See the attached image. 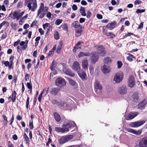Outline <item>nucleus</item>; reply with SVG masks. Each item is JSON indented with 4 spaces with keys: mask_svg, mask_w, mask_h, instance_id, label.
<instances>
[{
    "mask_svg": "<svg viewBox=\"0 0 147 147\" xmlns=\"http://www.w3.org/2000/svg\"><path fill=\"white\" fill-rule=\"evenodd\" d=\"M133 34L131 33H128L126 34L125 35L123 36V37H126L127 36H131V35H133Z\"/></svg>",
    "mask_w": 147,
    "mask_h": 147,
    "instance_id": "obj_59",
    "label": "nucleus"
},
{
    "mask_svg": "<svg viewBox=\"0 0 147 147\" xmlns=\"http://www.w3.org/2000/svg\"><path fill=\"white\" fill-rule=\"evenodd\" d=\"M70 84L72 85H74V81L73 80H71L69 78H67Z\"/></svg>",
    "mask_w": 147,
    "mask_h": 147,
    "instance_id": "obj_55",
    "label": "nucleus"
},
{
    "mask_svg": "<svg viewBox=\"0 0 147 147\" xmlns=\"http://www.w3.org/2000/svg\"><path fill=\"white\" fill-rule=\"evenodd\" d=\"M61 27L64 30H67V26L66 24H64L61 26Z\"/></svg>",
    "mask_w": 147,
    "mask_h": 147,
    "instance_id": "obj_50",
    "label": "nucleus"
},
{
    "mask_svg": "<svg viewBox=\"0 0 147 147\" xmlns=\"http://www.w3.org/2000/svg\"><path fill=\"white\" fill-rule=\"evenodd\" d=\"M56 63L53 61L50 67V68L51 70H54L55 68L56 67Z\"/></svg>",
    "mask_w": 147,
    "mask_h": 147,
    "instance_id": "obj_37",
    "label": "nucleus"
},
{
    "mask_svg": "<svg viewBox=\"0 0 147 147\" xmlns=\"http://www.w3.org/2000/svg\"><path fill=\"white\" fill-rule=\"evenodd\" d=\"M29 26L28 24H25L23 26V28L24 29H26L29 27Z\"/></svg>",
    "mask_w": 147,
    "mask_h": 147,
    "instance_id": "obj_62",
    "label": "nucleus"
},
{
    "mask_svg": "<svg viewBox=\"0 0 147 147\" xmlns=\"http://www.w3.org/2000/svg\"><path fill=\"white\" fill-rule=\"evenodd\" d=\"M20 45L21 46H23L22 49L23 50H25L27 47V43H26L24 41H21L20 43Z\"/></svg>",
    "mask_w": 147,
    "mask_h": 147,
    "instance_id": "obj_26",
    "label": "nucleus"
},
{
    "mask_svg": "<svg viewBox=\"0 0 147 147\" xmlns=\"http://www.w3.org/2000/svg\"><path fill=\"white\" fill-rule=\"evenodd\" d=\"M88 60L86 59H84L82 63V65L83 68L86 70L88 69Z\"/></svg>",
    "mask_w": 147,
    "mask_h": 147,
    "instance_id": "obj_22",
    "label": "nucleus"
},
{
    "mask_svg": "<svg viewBox=\"0 0 147 147\" xmlns=\"http://www.w3.org/2000/svg\"><path fill=\"white\" fill-rule=\"evenodd\" d=\"M97 49V53L101 56H104L106 53L105 49L103 46L100 45H97L96 46Z\"/></svg>",
    "mask_w": 147,
    "mask_h": 147,
    "instance_id": "obj_11",
    "label": "nucleus"
},
{
    "mask_svg": "<svg viewBox=\"0 0 147 147\" xmlns=\"http://www.w3.org/2000/svg\"><path fill=\"white\" fill-rule=\"evenodd\" d=\"M139 145L140 147H147V136L144 137L141 139Z\"/></svg>",
    "mask_w": 147,
    "mask_h": 147,
    "instance_id": "obj_18",
    "label": "nucleus"
},
{
    "mask_svg": "<svg viewBox=\"0 0 147 147\" xmlns=\"http://www.w3.org/2000/svg\"><path fill=\"white\" fill-rule=\"evenodd\" d=\"M124 74L122 71H119L117 72L114 76L113 81L117 84L121 83L122 81Z\"/></svg>",
    "mask_w": 147,
    "mask_h": 147,
    "instance_id": "obj_5",
    "label": "nucleus"
},
{
    "mask_svg": "<svg viewBox=\"0 0 147 147\" xmlns=\"http://www.w3.org/2000/svg\"><path fill=\"white\" fill-rule=\"evenodd\" d=\"M55 84L58 86H65L66 84L64 80L61 78H59L56 80Z\"/></svg>",
    "mask_w": 147,
    "mask_h": 147,
    "instance_id": "obj_17",
    "label": "nucleus"
},
{
    "mask_svg": "<svg viewBox=\"0 0 147 147\" xmlns=\"http://www.w3.org/2000/svg\"><path fill=\"white\" fill-rule=\"evenodd\" d=\"M51 102L53 104L58 105L62 108H63L65 109H67V104L63 102L58 101L56 100L53 99L52 100Z\"/></svg>",
    "mask_w": 147,
    "mask_h": 147,
    "instance_id": "obj_8",
    "label": "nucleus"
},
{
    "mask_svg": "<svg viewBox=\"0 0 147 147\" xmlns=\"http://www.w3.org/2000/svg\"><path fill=\"white\" fill-rule=\"evenodd\" d=\"M90 55L89 53H84L82 52H80L78 55L79 57H82L84 56H89Z\"/></svg>",
    "mask_w": 147,
    "mask_h": 147,
    "instance_id": "obj_25",
    "label": "nucleus"
},
{
    "mask_svg": "<svg viewBox=\"0 0 147 147\" xmlns=\"http://www.w3.org/2000/svg\"><path fill=\"white\" fill-rule=\"evenodd\" d=\"M53 54L54 51H51L49 52L48 54V55L49 56H50L53 55Z\"/></svg>",
    "mask_w": 147,
    "mask_h": 147,
    "instance_id": "obj_63",
    "label": "nucleus"
},
{
    "mask_svg": "<svg viewBox=\"0 0 147 147\" xmlns=\"http://www.w3.org/2000/svg\"><path fill=\"white\" fill-rule=\"evenodd\" d=\"M62 22V20L57 19L56 20L55 23L56 25H59Z\"/></svg>",
    "mask_w": 147,
    "mask_h": 147,
    "instance_id": "obj_40",
    "label": "nucleus"
},
{
    "mask_svg": "<svg viewBox=\"0 0 147 147\" xmlns=\"http://www.w3.org/2000/svg\"><path fill=\"white\" fill-rule=\"evenodd\" d=\"M24 13V11H22L20 13L18 11L14 12L13 13L12 18L14 19H16L17 20H18L23 15Z\"/></svg>",
    "mask_w": 147,
    "mask_h": 147,
    "instance_id": "obj_15",
    "label": "nucleus"
},
{
    "mask_svg": "<svg viewBox=\"0 0 147 147\" xmlns=\"http://www.w3.org/2000/svg\"><path fill=\"white\" fill-rule=\"evenodd\" d=\"M38 31L41 35H43L44 34V32L41 28H40Z\"/></svg>",
    "mask_w": 147,
    "mask_h": 147,
    "instance_id": "obj_60",
    "label": "nucleus"
},
{
    "mask_svg": "<svg viewBox=\"0 0 147 147\" xmlns=\"http://www.w3.org/2000/svg\"><path fill=\"white\" fill-rule=\"evenodd\" d=\"M62 43L61 42H60L58 46V48L57 50V53L58 54H59L60 53L61 50L62 48Z\"/></svg>",
    "mask_w": 147,
    "mask_h": 147,
    "instance_id": "obj_35",
    "label": "nucleus"
},
{
    "mask_svg": "<svg viewBox=\"0 0 147 147\" xmlns=\"http://www.w3.org/2000/svg\"><path fill=\"white\" fill-rule=\"evenodd\" d=\"M142 3V1L140 0H136L134 2V4L135 5L140 4Z\"/></svg>",
    "mask_w": 147,
    "mask_h": 147,
    "instance_id": "obj_44",
    "label": "nucleus"
},
{
    "mask_svg": "<svg viewBox=\"0 0 147 147\" xmlns=\"http://www.w3.org/2000/svg\"><path fill=\"white\" fill-rule=\"evenodd\" d=\"M82 43V42H78L76 44V45L75 47H74V49L75 50V51H76V49H81V44Z\"/></svg>",
    "mask_w": 147,
    "mask_h": 147,
    "instance_id": "obj_33",
    "label": "nucleus"
},
{
    "mask_svg": "<svg viewBox=\"0 0 147 147\" xmlns=\"http://www.w3.org/2000/svg\"><path fill=\"white\" fill-rule=\"evenodd\" d=\"M132 97L135 101H138L139 99V96L138 93H134L132 95Z\"/></svg>",
    "mask_w": 147,
    "mask_h": 147,
    "instance_id": "obj_32",
    "label": "nucleus"
},
{
    "mask_svg": "<svg viewBox=\"0 0 147 147\" xmlns=\"http://www.w3.org/2000/svg\"><path fill=\"white\" fill-rule=\"evenodd\" d=\"M50 24L49 23H47L44 24L43 25V28L44 29H45L47 27H49Z\"/></svg>",
    "mask_w": 147,
    "mask_h": 147,
    "instance_id": "obj_47",
    "label": "nucleus"
},
{
    "mask_svg": "<svg viewBox=\"0 0 147 147\" xmlns=\"http://www.w3.org/2000/svg\"><path fill=\"white\" fill-rule=\"evenodd\" d=\"M30 98L29 97H28L27 99V100L26 103V108L27 109H28V105L29 104V101Z\"/></svg>",
    "mask_w": 147,
    "mask_h": 147,
    "instance_id": "obj_51",
    "label": "nucleus"
},
{
    "mask_svg": "<svg viewBox=\"0 0 147 147\" xmlns=\"http://www.w3.org/2000/svg\"><path fill=\"white\" fill-rule=\"evenodd\" d=\"M104 64L110 65L111 63V59L109 57H107L104 59Z\"/></svg>",
    "mask_w": 147,
    "mask_h": 147,
    "instance_id": "obj_27",
    "label": "nucleus"
},
{
    "mask_svg": "<svg viewBox=\"0 0 147 147\" xmlns=\"http://www.w3.org/2000/svg\"><path fill=\"white\" fill-rule=\"evenodd\" d=\"M20 42V40H18L17 41L15 42L14 43V47H16L17 46Z\"/></svg>",
    "mask_w": 147,
    "mask_h": 147,
    "instance_id": "obj_64",
    "label": "nucleus"
},
{
    "mask_svg": "<svg viewBox=\"0 0 147 147\" xmlns=\"http://www.w3.org/2000/svg\"><path fill=\"white\" fill-rule=\"evenodd\" d=\"M59 89L57 88H53L50 91L51 94L54 95H56L59 92Z\"/></svg>",
    "mask_w": 147,
    "mask_h": 147,
    "instance_id": "obj_28",
    "label": "nucleus"
},
{
    "mask_svg": "<svg viewBox=\"0 0 147 147\" xmlns=\"http://www.w3.org/2000/svg\"><path fill=\"white\" fill-rule=\"evenodd\" d=\"M102 32L103 34L105 35H107V30H106V28L103 27L102 29Z\"/></svg>",
    "mask_w": 147,
    "mask_h": 147,
    "instance_id": "obj_54",
    "label": "nucleus"
},
{
    "mask_svg": "<svg viewBox=\"0 0 147 147\" xmlns=\"http://www.w3.org/2000/svg\"><path fill=\"white\" fill-rule=\"evenodd\" d=\"M54 36L55 39L56 40H58L59 38V36L58 32L56 31L54 33Z\"/></svg>",
    "mask_w": 147,
    "mask_h": 147,
    "instance_id": "obj_39",
    "label": "nucleus"
},
{
    "mask_svg": "<svg viewBox=\"0 0 147 147\" xmlns=\"http://www.w3.org/2000/svg\"><path fill=\"white\" fill-rule=\"evenodd\" d=\"M71 8H68L66 12H65L64 13V15L66 16L67 15L68 13H69L71 11Z\"/></svg>",
    "mask_w": 147,
    "mask_h": 147,
    "instance_id": "obj_57",
    "label": "nucleus"
},
{
    "mask_svg": "<svg viewBox=\"0 0 147 147\" xmlns=\"http://www.w3.org/2000/svg\"><path fill=\"white\" fill-rule=\"evenodd\" d=\"M63 71L64 72L67 74L69 75L70 76H73V74L71 72L70 69L66 68H64Z\"/></svg>",
    "mask_w": 147,
    "mask_h": 147,
    "instance_id": "obj_24",
    "label": "nucleus"
},
{
    "mask_svg": "<svg viewBox=\"0 0 147 147\" xmlns=\"http://www.w3.org/2000/svg\"><path fill=\"white\" fill-rule=\"evenodd\" d=\"M74 70L77 71L79 76L83 80L86 79V74L82 70H80L79 64L76 61L74 62Z\"/></svg>",
    "mask_w": 147,
    "mask_h": 147,
    "instance_id": "obj_2",
    "label": "nucleus"
},
{
    "mask_svg": "<svg viewBox=\"0 0 147 147\" xmlns=\"http://www.w3.org/2000/svg\"><path fill=\"white\" fill-rule=\"evenodd\" d=\"M81 136V134L78 132L76 131L75 134L74 133V138H75V140H76L80 139Z\"/></svg>",
    "mask_w": 147,
    "mask_h": 147,
    "instance_id": "obj_29",
    "label": "nucleus"
},
{
    "mask_svg": "<svg viewBox=\"0 0 147 147\" xmlns=\"http://www.w3.org/2000/svg\"><path fill=\"white\" fill-rule=\"evenodd\" d=\"M99 57L98 54L96 52H93L92 53L91 56V61L93 63H94L98 59Z\"/></svg>",
    "mask_w": 147,
    "mask_h": 147,
    "instance_id": "obj_14",
    "label": "nucleus"
},
{
    "mask_svg": "<svg viewBox=\"0 0 147 147\" xmlns=\"http://www.w3.org/2000/svg\"><path fill=\"white\" fill-rule=\"evenodd\" d=\"M16 93L14 91L12 93V100L13 102H14L16 100Z\"/></svg>",
    "mask_w": 147,
    "mask_h": 147,
    "instance_id": "obj_36",
    "label": "nucleus"
},
{
    "mask_svg": "<svg viewBox=\"0 0 147 147\" xmlns=\"http://www.w3.org/2000/svg\"><path fill=\"white\" fill-rule=\"evenodd\" d=\"M81 4L82 5H86L87 4V2L84 0H82L81 1Z\"/></svg>",
    "mask_w": 147,
    "mask_h": 147,
    "instance_id": "obj_61",
    "label": "nucleus"
},
{
    "mask_svg": "<svg viewBox=\"0 0 147 147\" xmlns=\"http://www.w3.org/2000/svg\"><path fill=\"white\" fill-rule=\"evenodd\" d=\"M87 17L88 18H90L91 14V13L89 11H88L87 12Z\"/></svg>",
    "mask_w": 147,
    "mask_h": 147,
    "instance_id": "obj_58",
    "label": "nucleus"
},
{
    "mask_svg": "<svg viewBox=\"0 0 147 147\" xmlns=\"http://www.w3.org/2000/svg\"><path fill=\"white\" fill-rule=\"evenodd\" d=\"M25 5H27L29 10L32 11H34L36 9L37 6L36 0L33 1L31 0H25Z\"/></svg>",
    "mask_w": 147,
    "mask_h": 147,
    "instance_id": "obj_4",
    "label": "nucleus"
},
{
    "mask_svg": "<svg viewBox=\"0 0 147 147\" xmlns=\"http://www.w3.org/2000/svg\"><path fill=\"white\" fill-rule=\"evenodd\" d=\"M94 67L93 66H90L89 67V70L90 73L92 74L94 72Z\"/></svg>",
    "mask_w": 147,
    "mask_h": 147,
    "instance_id": "obj_53",
    "label": "nucleus"
},
{
    "mask_svg": "<svg viewBox=\"0 0 147 147\" xmlns=\"http://www.w3.org/2000/svg\"><path fill=\"white\" fill-rule=\"evenodd\" d=\"M53 115L55 120L57 122H59L60 121L61 118L58 113L57 112H54L53 113Z\"/></svg>",
    "mask_w": 147,
    "mask_h": 147,
    "instance_id": "obj_23",
    "label": "nucleus"
},
{
    "mask_svg": "<svg viewBox=\"0 0 147 147\" xmlns=\"http://www.w3.org/2000/svg\"><path fill=\"white\" fill-rule=\"evenodd\" d=\"M127 131L128 132L132 133L137 135H140L142 132V130L141 129H140L136 131V130L131 128L127 129Z\"/></svg>",
    "mask_w": 147,
    "mask_h": 147,
    "instance_id": "obj_19",
    "label": "nucleus"
},
{
    "mask_svg": "<svg viewBox=\"0 0 147 147\" xmlns=\"http://www.w3.org/2000/svg\"><path fill=\"white\" fill-rule=\"evenodd\" d=\"M51 16L52 14L50 12H47L46 15V16L49 20L51 19Z\"/></svg>",
    "mask_w": 147,
    "mask_h": 147,
    "instance_id": "obj_46",
    "label": "nucleus"
},
{
    "mask_svg": "<svg viewBox=\"0 0 147 147\" xmlns=\"http://www.w3.org/2000/svg\"><path fill=\"white\" fill-rule=\"evenodd\" d=\"M107 36L109 38H113L115 36V35L111 32L107 33Z\"/></svg>",
    "mask_w": 147,
    "mask_h": 147,
    "instance_id": "obj_38",
    "label": "nucleus"
},
{
    "mask_svg": "<svg viewBox=\"0 0 147 147\" xmlns=\"http://www.w3.org/2000/svg\"><path fill=\"white\" fill-rule=\"evenodd\" d=\"M115 24L114 23H112L111 24H108L107 26V28L109 30H111L114 28Z\"/></svg>",
    "mask_w": 147,
    "mask_h": 147,
    "instance_id": "obj_31",
    "label": "nucleus"
},
{
    "mask_svg": "<svg viewBox=\"0 0 147 147\" xmlns=\"http://www.w3.org/2000/svg\"><path fill=\"white\" fill-rule=\"evenodd\" d=\"M48 9V7H44V4L41 3L39 9L38 10L37 17L40 18H42L46 15Z\"/></svg>",
    "mask_w": 147,
    "mask_h": 147,
    "instance_id": "obj_3",
    "label": "nucleus"
},
{
    "mask_svg": "<svg viewBox=\"0 0 147 147\" xmlns=\"http://www.w3.org/2000/svg\"><path fill=\"white\" fill-rule=\"evenodd\" d=\"M94 87L95 89L96 92L97 94L101 92V90L102 89V85L100 84L99 82L97 81H95L94 84Z\"/></svg>",
    "mask_w": 147,
    "mask_h": 147,
    "instance_id": "obj_10",
    "label": "nucleus"
},
{
    "mask_svg": "<svg viewBox=\"0 0 147 147\" xmlns=\"http://www.w3.org/2000/svg\"><path fill=\"white\" fill-rule=\"evenodd\" d=\"M145 11V10L144 9H137L136 11V12L137 13H143Z\"/></svg>",
    "mask_w": 147,
    "mask_h": 147,
    "instance_id": "obj_49",
    "label": "nucleus"
},
{
    "mask_svg": "<svg viewBox=\"0 0 147 147\" xmlns=\"http://www.w3.org/2000/svg\"><path fill=\"white\" fill-rule=\"evenodd\" d=\"M73 137V136L72 135L63 136L58 140L59 143L60 144H63L72 139Z\"/></svg>",
    "mask_w": 147,
    "mask_h": 147,
    "instance_id": "obj_7",
    "label": "nucleus"
},
{
    "mask_svg": "<svg viewBox=\"0 0 147 147\" xmlns=\"http://www.w3.org/2000/svg\"><path fill=\"white\" fill-rule=\"evenodd\" d=\"M80 12L81 15L83 16H86V14L85 12V10L84 7H81L80 9Z\"/></svg>",
    "mask_w": 147,
    "mask_h": 147,
    "instance_id": "obj_30",
    "label": "nucleus"
},
{
    "mask_svg": "<svg viewBox=\"0 0 147 147\" xmlns=\"http://www.w3.org/2000/svg\"><path fill=\"white\" fill-rule=\"evenodd\" d=\"M42 93L43 92H42L39 94L38 97V100L40 102H41L42 98Z\"/></svg>",
    "mask_w": 147,
    "mask_h": 147,
    "instance_id": "obj_48",
    "label": "nucleus"
},
{
    "mask_svg": "<svg viewBox=\"0 0 147 147\" xmlns=\"http://www.w3.org/2000/svg\"><path fill=\"white\" fill-rule=\"evenodd\" d=\"M146 122L144 120H140L135 122L131 123L130 124V126L133 128L138 127L143 125Z\"/></svg>",
    "mask_w": 147,
    "mask_h": 147,
    "instance_id": "obj_9",
    "label": "nucleus"
},
{
    "mask_svg": "<svg viewBox=\"0 0 147 147\" xmlns=\"http://www.w3.org/2000/svg\"><path fill=\"white\" fill-rule=\"evenodd\" d=\"M127 83L128 86L130 88L133 87L135 84L134 78L133 76H129L128 78Z\"/></svg>",
    "mask_w": 147,
    "mask_h": 147,
    "instance_id": "obj_12",
    "label": "nucleus"
},
{
    "mask_svg": "<svg viewBox=\"0 0 147 147\" xmlns=\"http://www.w3.org/2000/svg\"><path fill=\"white\" fill-rule=\"evenodd\" d=\"M139 113L138 112L131 113L129 114L126 118V119L128 120H131L138 115Z\"/></svg>",
    "mask_w": 147,
    "mask_h": 147,
    "instance_id": "obj_20",
    "label": "nucleus"
},
{
    "mask_svg": "<svg viewBox=\"0 0 147 147\" xmlns=\"http://www.w3.org/2000/svg\"><path fill=\"white\" fill-rule=\"evenodd\" d=\"M117 67L119 68H121L122 65V63L121 61H118L117 62Z\"/></svg>",
    "mask_w": 147,
    "mask_h": 147,
    "instance_id": "obj_45",
    "label": "nucleus"
},
{
    "mask_svg": "<svg viewBox=\"0 0 147 147\" xmlns=\"http://www.w3.org/2000/svg\"><path fill=\"white\" fill-rule=\"evenodd\" d=\"M74 23V26L75 28V36H76L78 37L82 34V28L78 22L75 21Z\"/></svg>",
    "mask_w": 147,
    "mask_h": 147,
    "instance_id": "obj_6",
    "label": "nucleus"
},
{
    "mask_svg": "<svg viewBox=\"0 0 147 147\" xmlns=\"http://www.w3.org/2000/svg\"><path fill=\"white\" fill-rule=\"evenodd\" d=\"M0 25H1V26L2 27L4 25H5L6 26H8L9 25V24L8 22L7 21H4L3 22H2L1 23Z\"/></svg>",
    "mask_w": 147,
    "mask_h": 147,
    "instance_id": "obj_41",
    "label": "nucleus"
},
{
    "mask_svg": "<svg viewBox=\"0 0 147 147\" xmlns=\"http://www.w3.org/2000/svg\"><path fill=\"white\" fill-rule=\"evenodd\" d=\"M111 68L109 64H104L101 67V70L104 74H108L111 71Z\"/></svg>",
    "mask_w": 147,
    "mask_h": 147,
    "instance_id": "obj_13",
    "label": "nucleus"
},
{
    "mask_svg": "<svg viewBox=\"0 0 147 147\" xmlns=\"http://www.w3.org/2000/svg\"><path fill=\"white\" fill-rule=\"evenodd\" d=\"M37 22L36 21L33 22L30 26L31 27L36 26Z\"/></svg>",
    "mask_w": 147,
    "mask_h": 147,
    "instance_id": "obj_56",
    "label": "nucleus"
},
{
    "mask_svg": "<svg viewBox=\"0 0 147 147\" xmlns=\"http://www.w3.org/2000/svg\"><path fill=\"white\" fill-rule=\"evenodd\" d=\"M27 85L28 88L29 89L30 91H31L32 90V86L31 84L29 83H27Z\"/></svg>",
    "mask_w": 147,
    "mask_h": 147,
    "instance_id": "obj_52",
    "label": "nucleus"
},
{
    "mask_svg": "<svg viewBox=\"0 0 147 147\" xmlns=\"http://www.w3.org/2000/svg\"><path fill=\"white\" fill-rule=\"evenodd\" d=\"M3 117L4 119L3 122L5 125H6L7 123V117L4 115H3Z\"/></svg>",
    "mask_w": 147,
    "mask_h": 147,
    "instance_id": "obj_42",
    "label": "nucleus"
},
{
    "mask_svg": "<svg viewBox=\"0 0 147 147\" xmlns=\"http://www.w3.org/2000/svg\"><path fill=\"white\" fill-rule=\"evenodd\" d=\"M23 138L24 139V141L26 144H29V140L28 136L26 134L24 133L23 136Z\"/></svg>",
    "mask_w": 147,
    "mask_h": 147,
    "instance_id": "obj_34",
    "label": "nucleus"
},
{
    "mask_svg": "<svg viewBox=\"0 0 147 147\" xmlns=\"http://www.w3.org/2000/svg\"><path fill=\"white\" fill-rule=\"evenodd\" d=\"M119 92L121 95H124L127 92V89L126 86L125 85H122L118 88Z\"/></svg>",
    "mask_w": 147,
    "mask_h": 147,
    "instance_id": "obj_16",
    "label": "nucleus"
},
{
    "mask_svg": "<svg viewBox=\"0 0 147 147\" xmlns=\"http://www.w3.org/2000/svg\"><path fill=\"white\" fill-rule=\"evenodd\" d=\"M146 103L147 102L145 100H142L138 105V109L140 110L144 109L145 107Z\"/></svg>",
    "mask_w": 147,
    "mask_h": 147,
    "instance_id": "obj_21",
    "label": "nucleus"
},
{
    "mask_svg": "<svg viewBox=\"0 0 147 147\" xmlns=\"http://www.w3.org/2000/svg\"><path fill=\"white\" fill-rule=\"evenodd\" d=\"M72 122H69L68 123L63 124L62 127H56L55 128V130L58 132L62 133L67 132L69 131V129L72 126Z\"/></svg>",
    "mask_w": 147,
    "mask_h": 147,
    "instance_id": "obj_1",
    "label": "nucleus"
},
{
    "mask_svg": "<svg viewBox=\"0 0 147 147\" xmlns=\"http://www.w3.org/2000/svg\"><path fill=\"white\" fill-rule=\"evenodd\" d=\"M29 126L30 129H32L33 128V120H31L30 121Z\"/></svg>",
    "mask_w": 147,
    "mask_h": 147,
    "instance_id": "obj_43",
    "label": "nucleus"
}]
</instances>
